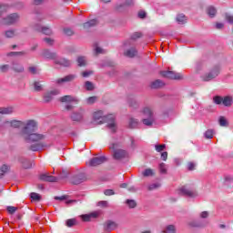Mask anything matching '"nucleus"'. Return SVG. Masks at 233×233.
<instances>
[{"label":"nucleus","mask_w":233,"mask_h":233,"mask_svg":"<svg viewBox=\"0 0 233 233\" xmlns=\"http://www.w3.org/2000/svg\"><path fill=\"white\" fill-rule=\"evenodd\" d=\"M37 130V122L35 120H27L25 126L22 127L19 136L27 141V143H37L43 141L46 136L43 134L34 133Z\"/></svg>","instance_id":"f257e3e1"},{"label":"nucleus","mask_w":233,"mask_h":233,"mask_svg":"<svg viewBox=\"0 0 233 233\" xmlns=\"http://www.w3.org/2000/svg\"><path fill=\"white\" fill-rule=\"evenodd\" d=\"M93 117L96 125L107 123L109 128H114L116 127V116L114 115L103 116V111H96L94 113Z\"/></svg>","instance_id":"f03ea898"},{"label":"nucleus","mask_w":233,"mask_h":233,"mask_svg":"<svg viewBox=\"0 0 233 233\" xmlns=\"http://www.w3.org/2000/svg\"><path fill=\"white\" fill-rule=\"evenodd\" d=\"M109 148L111 150H113V157L116 161H121V159H125V158L128 157V152H127V150L121 148L120 143L112 144Z\"/></svg>","instance_id":"7ed1b4c3"},{"label":"nucleus","mask_w":233,"mask_h":233,"mask_svg":"<svg viewBox=\"0 0 233 233\" xmlns=\"http://www.w3.org/2000/svg\"><path fill=\"white\" fill-rule=\"evenodd\" d=\"M182 196H187V198H198V190L193 185H185L179 188Z\"/></svg>","instance_id":"20e7f679"},{"label":"nucleus","mask_w":233,"mask_h":233,"mask_svg":"<svg viewBox=\"0 0 233 233\" xmlns=\"http://www.w3.org/2000/svg\"><path fill=\"white\" fill-rule=\"evenodd\" d=\"M215 105H223L224 106H232L233 97L230 96H216L213 98Z\"/></svg>","instance_id":"39448f33"},{"label":"nucleus","mask_w":233,"mask_h":233,"mask_svg":"<svg viewBox=\"0 0 233 233\" xmlns=\"http://www.w3.org/2000/svg\"><path fill=\"white\" fill-rule=\"evenodd\" d=\"M19 14L17 13H12L3 18V25H5L6 26H12V25H15V23H19Z\"/></svg>","instance_id":"423d86ee"},{"label":"nucleus","mask_w":233,"mask_h":233,"mask_svg":"<svg viewBox=\"0 0 233 233\" xmlns=\"http://www.w3.org/2000/svg\"><path fill=\"white\" fill-rule=\"evenodd\" d=\"M219 76V66H215L209 73L204 75L202 76V81H212V79H216Z\"/></svg>","instance_id":"0eeeda50"},{"label":"nucleus","mask_w":233,"mask_h":233,"mask_svg":"<svg viewBox=\"0 0 233 233\" xmlns=\"http://www.w3.org/2000/svg\"><path fill=\"white\" fill-rule=\"evenodd\" d=\"M160 76L162 77H167V79H175L177 81L183 79V75L181 73H177L174 71H160Z\"/></svg>","instance_id":"6e6552de"},{"label":"nucleus","mask_w":233,"mask_h":233,"mask_svg":"<svg viewBox=\"0 0 233 233\" xmlns=\"http://www.w3.org/2000/svg\"><path fill=\"white\" fill-rule=\"evenodd\" d=\"M106 157H96L89 160L88 166L89 167H99V165H103V163H106Z\"/></svg>","instance_id":"1a4fd4ad"},{"label":"nucleus","mask_w":233,"mask_h":233,"mask_svg":"<svg viewBox=\"0 0 233 233\" xmlns=\"http://www.w3.org/2000/svg\"><path fill=\"white\" fill-rule=\"evenodd\" d=\"M83 117H85V110L80 109L79 111L73 112L71 114V119L72 121H75L76 123H80V121H83Z\"/></svg>","instance_id":"9d476101"},{"label":"nucleus","mask_w":233,"mask_h":233,"mask_svg":"<svg viewBox=\"0 0 233 233\" xmlns=\"http://www.w3.org/2000/svg\"><path fill=\"white\" fill-rule=\"evenodd\" d=\"M39 179L40 181H46L47 183H57V181L59 180V178L51 176L48 173L40 175Z\"/></svg>","instance_id":"9b49d317"},{"label":"nucleus","mask_w":233,"mask_h":233,"mask_svg":"<svg viewBox=\"0 0 233 233\" xmlns=\"http://www.w3.org/2000/svg\"><path fill=\"white\" fill-rule=\"evenodd\" d=\"M84 181H86V176H85L83 173L76 175L71 178V183L73 185H81V183H84Z\"/></svg>","instance_id":"f8f14e48"},{"label":"nucleus","mask_w":233,"mask_h":233,"mask_svg":"<svg viewBox=\"0 0 233 233\" xmlns=\"http://www.w3.org/2000/svg\"><path fill=\"white\" fill-rule=\"evenodd\" d=\"M119 225L116 221L107 220L104 224V230H106L107 232H112V230H116Z\"/></svg>","instance_id":"ddd939ff"},{"label":"nucleus","mask_w":233,"mask_h":233,"mask_svg":"<svg viewBox=\"0 0 233 233\" xmlns=\"http://www.w3.org/2000/svg\"><path fill=\"white\" fill-rule=\"evenodd\" d=\"M58 94H59V90L57 89L49 91L44 95V101L46 103H49V101H52L54 99V96H57Z\"/></svg>","instance_id":"4468645a"},{"label":"nucleus","mask_w":233,"mask_h":233,"mask_svg":"<svg viewBox=\"0 0 233 233\" xmlns=\"http://www.w3.org/2000/svg\"><path fill=\"white\" fill-rule=\"evenodd\" d=\"M18 161L21 164L22 168H24L25 170H28V168H32V161L25 157H20Z\"/></svg>","instance_id":"2eb2a0df"},{"label":"nucleus","mask_w":233,"mask_h":233,"mask_svg":"<svg viewBox=\"0 0 233 233\" xmlns=\"http://www.w3.org/2000/svg\"><path fill=\"white\" fill-rule=\"evenodd\" d=\"M99 216V213L95 211L90 214H85L80 216L83 221H90V219H96Z\"/></svg>","instance_id":"dca6fc26"},{"label":"nucleus","mask_w":233,"mask_h":233,"mask_svg":"<svg viewBox=\"0 0 233 233\" xmlns=\"http://www.w3.org/2000/svg\"><path fill=\"white\" fill-rule=\"evenodd\" d=\"M76 79V76L74 75H68L64 76L63 78H58L56 80L57 85H61L63 83H70Z\"/></svg>","instance_id":"f3484780"},{"label":"nucleus","mask_w":233,"mask_h":233,"mask_svg":"<svg viewBox=\"0 0 233 233\" xmlns=\"http://www.w3.org/2000/svg\"><path fill=\"white\" fill-rule=\"evenodd\" d=\"M42 56L46 58V59H56V57H57V54L55 52H50V50L48 49H44L42 52Z\"/></svg>","instance_id":"a211bd4d"},{"label":"nucleus","mask_w":233,"mask_h":233,"mask_svg":"<svg viewBox=\"0 0 233 233\" xmlns=\"http://www.w3.org/2000/svg\"><path fill=\"white\" fill-rule=\"evenodd\" d=\"M59 101L61 103H78V100L74 98L72 96L70 95H66V96H61L59 98Z\"/></svg>","instance_id":"6ab92c4d"},{"label":"nucleus","mask_w":233,"mask_h":233,"mask_svg":"<svg viewBox=\"0 0 233 233\" xmlns=\"http://www.w3.org/2000/svg\"><path fill=\"white\" fill-rule=\"evenodd\" d=\"M96 25L97 20L93 19L82 24V27L84 28V30H89V28H92V26H96Z\"/></svg>","instance_id":"aec40b11"},{"label":"nucleus","mask_w":233,"mask_h":233,"mask_svg":"<svg viewBox=\"0 0 233 233\" xmlns=\"http://www.w3.org/2000/svg\"><path fill=\"white\" fill-rule=\"evenodd\" d=\"M124 56H126V57L131 58L136 57V56H137V49H136L135 47H131L124 53Z\"/></svg>","instance_id":"412c9836"},{"label":"nucleus","mask_w":233,"mask_h":233,"mask_svg":"<svg viewBox=\"0 0 233 233\" xmlns=\"http://www.w3.org/2000/svg\"><path fill=\"white\" fill-rule=\"evenodd\" d=\"M56 65H59L60 66H70L71 63L70 60L66 58H60L58 60H55Z\"/></svg>","instance_id":"4be33fe9"},{"label":"nucleus","mask_w":233,"mask_h":233,"mask_svg":"<svg viewBox=\"0 0 233 233\" xmlns=\"http://www.w3.org/2000/svg\"><path fill=\"white\" fill-rule=\"evenodd\" d=\"M44 147H46L44 143H36L31 145L29 150H32V152H38V150H41Z\"/></svg>","instance_id":"5701e85b"},{"label":"nucleus","mask_w":233,"mask_h":233,"mask_svg":"<svg viewBox=\"0 0 233 233\" xmlns=\"http://www.w3.org/2000/svg\"><path fill=\"white\" fill-rule=\"evenodd\" d=\"M10 125L12 127V128H19L21 127H23V128L26 126V124H25L23 121H19V120H12L10 122Z\"/></svg>","instance_id":"b1692460"},{"label":"nucleus","mask_w":233,"mask_h":233,"mask_svg":"<svg viewBox=\"0 0 233 233\" xmlns=\"http://www.w3.org/2000/svg\"><path fill=\"white\" fill-rule=\"evenodd\" d=\"M0 114H2V116L14 114V107L12 106L0 107Z\"/></svg>","instance_id":"393cba45"},{"label":"nucleus","mask_w":233,"mask_h":233,"mask_svg":"<svg viewBox=\"0 0 233 233\" xmlns=\"http://www.w3.org/2000/svg\"><path fill=\"white\" fill-rule=\"evenodd\" d=\"M142 176L144 177H152L156 176V171H154L152 168H147L142 172Z\"/></svg>","instance_id":"a878e982"},{"label":"nucleus","mask_w":233,"mask_h":233,"mask_svg":"<svg viewBox=\"0 0 233 233\" xmlns=\"http://www.w3.org/2000/svg\"><path fill=\"white\" fill-rule=\"evenodd\" d=\"M207 14L209 15L211 18L216 17V14H218V10L216 7L210 5L207 8Z\"/></svg>","instance_id":"bb28decb"},{"label":"nucleus","mask_w":233,"mask_h":233,"mask_svg":"<svg viewBox=\"0 0 233 233\" xmlns=\"http://www.w3.org/2000/svg\"><path fill=\"white\" fill-rule=\"evenodd\" d=\"M37 32H42L45 35H52V29L48 26H43L41 28H36Z\"/></svg>","instance_id":"cd10ccee"},{"label":"nucleus","mask_w":233,"mask_h":233,"mask_svg":"<svg viewBox=\"0 0 233 233\" xmlns=\"http://www.w3.org/2000/svg\"><path fill=\"white\" fill-rule=\"evenodd\" d=\"M142 114L143 116H145V117H154V113L152 112V109L150 107H145L142 110Z\"/></svg>","instance_id":"c85d7f7f"},{"label":"nucleus","mask_w":233,"mask_h":233,"mask_svg":"<svg viewBox=\"0 0 233 233\" xmlns=\"http://www.w3.org/2000/svg\"><path fill=\"white\" fill-rule=\"evenodd\" d=\"M176 20L178 25H185L187 23V17L183 14L177 15Z\"/></svg>","instance_id":"c756f323"},{"label":"nucleus","mask_w":233,"mask_h":233,"mask_svg":"<svg viewBox=\"0 0 233 233\" xmlns=\"http://www.w3.org/2000/svg\"><path fill=\"white\" fill-rule=\"evenodd\" d=\"M165 83L163 81L157 79L155 80L153 83H151V88H161V86H164Z\"/></svg>","instance_id":"7c9ffc66"},{"label":"nucleus","mask_w":233,"mask_h":233,"mask_svg":"<svg viewBox=\"0 0 233 233\" xmlns=\"http://www.w3.org/2000/svg\"><path fill=\"white\" fill-rule=\"evenodd\" d=\"M13 70L15 72H24L25 71V67L21 64L14 63L13 64Z\"/></svg>","instance_id":"2f4dec72"},{"label":"nucleus","mask_w":233,"mask_h":233,"mask_svg":"<svg viewBox=\"0 0 233 233\" xmlns=\"http://www.w3.org/2000/svg\"><path fill=\"white\" fill-rule=\"evenodd\" d=\"M8 170H10V166L4 164L0 167V177H3V176L5 175L6 172H8Z\"/></svg>","instance_id":"473e14b6"},{"label":"nucleus","mask_w":233,"mask_h":233,"mask_svg":"<svg viewBox=\"0 0 233 233\" xmlns=\"http://www.w3.org/2000/svg\"><path fill=\"white\" fill-rule=\"evenodd\" d=\"M137 125H139V120L134 117L129 119V128H137Z\"/></svg>","instance_id":"72a5a7b5"},{"label":"nucleus","mask_w":233,"mask_h":233,"mask_svg":"<svg viewBox=\"0 0 233 233\" xmlns=\"http://www.w3.org/2000/svg\"><path fill=\"white\" fill-rule=\"evenodd\" d=\"M142 123L146 125V127H152L154 125V117H147L142 119Z\"/></svg>","instance_id":"f704fd0d"},{"label":"nucleus","mask_w":233,"mask_h":233,"mask_svg":"<svg viewBox=\"0 0 233 233\" xmlns=\"http://www.w3.org/2000/svg\"><path fill=\"white\" fill-rule=\"evenodd\" d=\"M66 225L68 228L76 227V225H77V220H76V218H69L66 221Z\"/></svg>","instance_id":"c9c22d12"},{"label":"nucleus","mask_w":233,"mask_h":233,"mask_svg":"<svg viewBox=\"0 0 233 233\" xmlns=\"http://www.w3.org/2000/svg\"><path fill=\"white\" fill-rule=\"evenodd\" d=\"M76 61L78 66H86V58H85V56H78Z\"/></svg>","instance_id":"e433bc0d"},{"label":"nucleus","mask_w":233,"mask_h":233,"mask_svg":"<svg viewBox=\"0 0 233 233\" xmlns=\"http://www.w3.org/2000/svg\"><path fill=\"white\" fill-rule=\"evenodd\" d=\"M164 233H176V226L168 225L167 227H166Z\"/></svg>","instance_id":"4c0bfd02"},{"label":"nucleus","mask_w":233,"mask_h":233,"mask_svg":"<svg viewBox=\"0 0 233 233\" xmlns=\"http://www.w3.org/2000/svg\"><path fill=\"white\" fill-rule=\"evenodd\" d=\"M127 205L129 207V208H136L137 207V203L136 200L133 199H127L126 200Z\"/></svg>","instance_id":"58836bf2"},{"label":"nucleus","mask_w":233,"mask_h":233,"mask_svg":"<svg viewBox=\"0 0 233 233\" xmlns=\"http://www.w3.org/2000/svg\"><path fill=\"white\" fill-rule=\"evenodd\" d=\"M141 37H143V33L141 32H135L132 35H131V39L133 41H137V39H141Z\"/></svg>","instance_id":"ea45409f"},{"label":"nucleus","mask_w":233,"mask_h":233,"mask_svg":"<svg viewBox=\"0 0 233 233\" xmlns=\"http://www.w3.org/2000/svg\"><path fill=\"white\" fill-rule=\"evenodd\" d=\"M30 198L31 199H33V201H41V195H39L38 193H31Z\"/></svg>","instance_id":"a19ab883"},{"label":"nucleus","mask_w":233,"mask_h":233,"mask_svg":"<svg viewBox=\"0 0 233 233\" xmlns=\"http://www.w3.org/2000/svg\"><path fill=\"white\" fill-rule=\"evenodd\" d=\"M205 137L206 139H212V137H214V130L212 129H208L205 132Z\"/></svg>","instance_id":"79ce46f5"},{"label":"nucleus","mask_w":233,"mask_h":233,"mask_svg":"<svg viewBox=\"0 0 233 233\" xmlns=\"http://www.w3.org/2000/svg\"><path fill=\"white\" fill-rule=\"evenodd\" d=\"M165 148H167V145H165V144H162V145L157 144L155 146L156 152H163V150H165Z\"/></svg>","instance_id":"37998d69"},{"label":"nucleus","mask_w":233,"mask_h":233,"mask_svg":"<svg viewBox=\"0 0 233 233\" xmlns=\"http://www.w3.org/2000/svg\"><path fill=\"white\" fill-rule=\"evenodd\" d=\"M222 183H232L233 177L230 175L224 176V177L221 179Z\"/></svg>","instance_id":"c03bdc74"},{"label":"nucleus","mask_w":233,"mask_h":233,"mask_svg":"<svg viewBox=\"0 0 233 233\" xmlns=\"http://www.w3.org/2000/svg\"><path fill=\"white\" fill-rule=\"evenodd\" d=\"M34 88H35V92H41V90H43V86H42L41 82H35Z\"/></svg>","instance_id":"a18cd8bd"},{"label":"nucleus","mask_w":233,"mask_h":233,"mask_svg":"<svg viewBox=\"0 0 233 233\" xmlns=\"http://www.w3.org/2000/svg\"><path fill=\"white\" fill-rule=\"evenodd\" d=\"M159 172H160V174H167V164L166 163L159 164Z\"/></svg>","instance_id":"49530a36"},{"label":"nucleus","mask_w":233,"mask_h":233,"mask_svg":"<svg viewBox=\"0 0 233 233\" xmlns=\"http://www.w3.org/2000/svg\"><path fill=\"white\" fill-rule=\"evenodd\" d=\"M161 187V184L159 183H155V184H151L148 186L147 189L148 190H157V188Z\"/></svg>","instance_id":"de8ad7c7"},{"label":"nucleus","mask_w":233,"mask_h":233,"mask_svg":"<svg viewBox=\"0 0 233 233\" xmlns=\"http://www.w3.org/2000/svg\"><path fill=\"white\" fill-rule=\"evenodd\" d=\"M5 37H7L8 39L12 37H15V30L5 31Z\"/></svg>","instance_id":"09e8293b"},{"label":"nucleus","mask_w":233,"mask_h":233,"mask_svg":"<svg viewBox=\"0 0 233 233\" xmlns=\"http://www.w3.org/2000/svg\"><path fill=\"white\" fill-rule=\"evenodd\" d=\"M8 214H15V212H17V208L14 207V206H8L6 208Z\"/></svg>","instance_id":"8fccbe9b"},{"label":"nucleus","mask_w":233,"mask_h":233,"mask_svg":"<svg viewBox=\"0 0 233 233\" xmlns=\"http://www.w3.org/2000/svg\"><path fill=\"white\" fill-rule=\"evenodd\" d=\"M97 101V96H90L86 99V104L87 105H94Z\"/></svg>","instance_id":"3c124183"},{"label":"nucleus","mask_w":233,"mask_h":233,"mask_svg":"<svg viewBox=\"0 0 233 233\" xmlns=\"http://www.w3.org/2000/svg\"><path fill=\"white\" fill-rule=\"evenodd\" d=\"M8 70H10V66L9 65H2V66H0V72L5 74Z\"/></svg>","instance_id":"603ef678"},{"label":"nucleus","mask_w":233,"mask_h":233,"mask_svg":"<svg viewBox=\"0 0 233 233\" xmlns=\"http://www.w3.org/2000/svg\"><path fill=\"white\" fill-rule=\"evenodd\" d=\"M219 125L220 127H227V125H228L225 116L219 117Z\"/></svg>","instance_id":"864d4df0"},{"label":"nucleus","mask_w":233,"mask_h":233,"mask_svg":"<svg viewBox=\"0 0 233 233\" xmlns=\"http://www.w3.org/2000/svg\"><path fill=\"white\" fill-rule=\"evenodd\" d=\"M187 170H196V164L194 162H187Z\"/></svg>","instance_id":"5fc2aeb1"},{"label":"nucleus","mask_w":233,"mask_h":233,"mask_svg":"<svg viewBox=\"0 0 233 233\" xmlns=\"http://www.w3.org/2000/svg\"><path fill=\"white\" fill-rule=\"evenodd\" d=\"M26 55V52L25 51H20V52H10L8 54V56H25Z\"/></svg>","instance_id":"6e6d98bb"},{"label":"nucleus","mask_w":233,"mask_h":233,"mask_svg":"<svg viewBox=\"0 0 233 233\" xmlns=\"http://www.w3.org/2000/svg\"><path fill=\"white\" fill-rule=\"evenodd\" d=\"M86 88L88 91L93 90L94 89V84H92V82H90V81H86Z\"/></svg>","instance_id":"4d7b16f0"},{"label":"nucleus","mask_w":233,"mask_h":233,"mask_svg":"<svg viewBox=\"0 0 233 233\" xmlns=\"http://www.w3.org/2000/svg\"><path fill=\"white\" fill-rule=\"evenodd\" d=\"M225 17H226V21H228V23H230V25H233V16L232 15L226 14Z\"/></svg>","instance_id":"13d9d810"},{"label":"nucleus","mask_w":233,"mask_h":233,"mask_svg":"<svg viewBox=\"0 0 233 233\" xmlns=\"http://www.w3.org/2000/svg\"><path fill=\"white\" fill-rule=\"evenodd\" d=\"M64 34H66V35H74V31L70 28H66L64 29Z\"/></svg>","instance_id":"bf43d9fd"},{"label":"nucleus","mask_w":233,"mask_h":233,"mask_svg":"<svg viewBox=\"0 0 233 233\" xmlns=\"http://www.w3.org/2000/svg\"><path fill=\"white\" fill-rule=\"evenodd\" d=\"M44 41H45L47 45H49V46H52V45H54V39H52V38L46 37V38H44Z\"/></svg>","instance_id":"052dcab7"},{"label":"nucleus","mask_w":233,"mask_h":233,"mask_svg":"<svg viewBox=\"0 0 233 233\" xmlns=\"http://www.w3.org/2000/svg\"><path fill=\"white\" fill-rule=\"evenodd\" d=\"M104 194L105 196H114L116 193L114 192V189H106L105 190Z\"/></svg>","instance_id":"680f3d73"},{"label":"nucleus","mask_w":233,"mask_h":233,"mask_svg":"<svg viewBox=\"0 0 233 233\" xmlns=\"http://www.w3.org/2000/svg\"><path fill=\"white\" fill-rule=\"evenodd\" d=\"M97 206L98 207H103L104 208H106V207H108V202L107 201H99Z\"/></svg>","instance_id":"e2e57ef3"},{"label":"nucleus","mask_w":233,"mask_h":233,"mask_svg":"<svg viewBox=\"0 0 233 233\" xmlns=\"http://www.w3.org/2000/svg\"><path fill=\"white\" fill-rule=\"evenodd\" d=\"M161 159L163 161H167V159H168V152L165 151L161 154Z\"/></svg>","instance_id":"0e129e2a"},{"label":"nucleus","mask_w":233,"mask_h":233,"mask_svg":"<svg viewBox=\"0 0 233 233\" xmlns=\"http://www.w3.org/2000/svg\"><path fill=\"white\" fill-rule=\"evenodd\" d=\"M200 218L202 219H207V218H208V211H203L200 213Z\"/></svg>","instance_id":"69168bd1"},{"label":"nucleus","mask_w":233,"mask_h":233,"mask_svg":"<svg viewBox=\"0 0 233 233\" xmlns=\"http://www.w3.org/2000/svg\"><path fill=\"white\" fill-rule=\"evenodd\" d=\"M138 17L140 19H145V17H147V12H145V11L138 12Z\"/></svg>","instance_id":"338daca9"},{"label":"nucleus","mask_w":233,"mask_h":233,"mask_svg":"<svg viewBox=\"0 0 233 233\" xmlns=\"http://www.w3.org/2000/svg\"><path fill=\"white\" fill-rule=\"evenodd\" d=\"M93 72L92 71H84L82 73L83 77H88L89 76H92Z\"/></svg>","instance_id":"774afa93"}]
</instances>
